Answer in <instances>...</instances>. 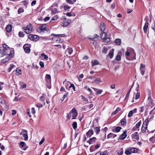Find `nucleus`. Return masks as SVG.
<instances>
[{"label":"nucleus","instance_id":"f257e3e1","mask_svg":"<svg viewBox=\"0 0 155 155\" xmlns=\"http://www.w3.org/2000/svg\"><path fill=\"white\" fill-rule=\"evenodd\" d=\"M136 54L134 50L131 48H127L125 53V57L128 60H133L136 59Z\"/></svg>","mask_w":155,"mask_h":155},{"label":"nucleus","instance_id":"f03ea898","mask_svg":"<svg viewBox=\"0 0 155 155\" xmlns=\"http://www.w3.org/2000/svg\"><path fill=\"white\" fill-rule=\"evenodd\" d=\"M77 116L78 112L76 109L73 108L69 114H67V118L69 120L72 117V119H76Z\"/></svg>","mask_w":155,"mask_h":155},{"label":"nucleus","instance_id":"7ed1b4c3","mask_svg":"<svg viewBox=\"0 0 155 155\" xmlns=\"http://www.w3.org/2000/svg\"><path fill=\"white\" fill-rule=\"evenodd\" d=\"M37 31L40 33L44 32L45 31H49V29L47 28L46 25L43 24L39 27L37 29Z\"/></svg>","mask_w":155,"mask_h":155},{"label":"nucleus","instance_id":"20e7f679","mask_svg":"<svg viewBox=\"0 0 155 155\" xmlns=\"http://www.w3.org/2000/svg\"><path fill=\"white\" fill-rule=\"evenodd\" d=\"M33 29L32 25L30 24L28 25L26 27L24 28L25 32L27 34L31 33Z\"/></svg>","mask_w":155,"mask_h":155},{"label":"nucleus","instance_id":"39448f33","mask_svg":"<svg viewBox=\"0 0 155 155\" xmlns=\"http://www.w3.org/2000/svg\"><path fill=\"white\" fill-rule=\"evenodd\" d=\"M106 33L104 31H102L101 34V38L103 40V41L105 42H108L110 41V39L106 37Z\"/></svg>","mask_w":155,"mask_h":155},{"label":"nucleus","instance_id":"423d86ee","mask_svg":"<svg viewBox=\"0 0 155 155\" xmlns=\"http://www.w3.org/2000/svg\"><path fill=\"white\" fill-rule=\"evenodd\" d=\"M28 37L29 39L35 41H37L39 39V36L36 35L30 34L28 35Z\"/></svg>","mask_w":155,"mask_h":155},{"label":"nucleus","instance_id":"0eeeda50","mask_svg":"<svg viewBox=\"0 0 155 155\" xmlns=\"http://www.w3.org/2000/svg\"><path fill=\"white\" fill-rule=\"evenodd\" d=\"M19 144L20 147L23 150H25L28 148V147L27 146L25 143L23 141L20 142L19 143Z\"/></svg>","mask_w":155,"mask_h":155},{"label":"nucleus","instance_id":"6e6552de","mask_svg":"<svg viewBox=\"0 0 155 155\" xmlns=\"http://www.w3.org/2000/svg\"><path fill=\"white\" fill-rule=\"evenodd\" d=\"M63 83L64 84L66 88L68 90H70V88H71L72 84L69 81L66 82L64 81L63 82Z\"/></svg>","mask_w":155,"mask_h":155},{"label":"nucleus","instance_id":"1a4fd4ad","mask_svg":"<svg viewBox=\"0 0 155 155\" xmlns=\"http://www.w3.org/2000/svg\"><path fill=\"white\" fill-rule=\"evenodd\" d=\"M71 22V20L68 19L65 21H63L61 22V25L63 27H66L69 25Z\"/></svg>","mask_w":155,"mask_h":155},{"label":"nucleus","instance_id":"9d476101","mask_svg":"<svg viewBox=\"0 0 155 155\" xmlns=\"http://www.w3.org/2000/svg\"><path fill=\"white\" fill-rule=\"evenodd\" d=\"M30 46V45L29 44H25L23 46L24 50L26 53H28L30 52V49L29 48Z\"/></svg>","mask_w":155,"mask_h":155},{"label":"nucleus","instance_id":"9b49d317","mask_svg":"<svg viewBox=\"0 0 155 155\" xmlns=\"http://www.w3.org/2000/svg\"><path fill=\"white\" fill-rule=\"evenodd\" d=\"M45 80L47 82V84L48 85H50L51 84V76L49 74H46L45 76Z\"/></svg>","mask_w":155,"mask_h":155},{"label":"nucleus","instance_id":"f8f14e48","mask_svg":"<svg viewBox=\"0 0 155 155\" xmlns=\"http://www.w3.org/2000/svg\"><path fill=\"white\" fill-rule=\"evenodd\" d=\"M8 52L4 50V49L0 48V57L3 56L5 55L8 54Z\"/></svg>","mask_w":155,"mask_h":155},{"label":"nucleus","instance_id":"ddd939ff","mask_svg":"<svg viewBox=\"0 0 155 155\" xmlns=\"http://www.w3.org/2000/svg\"><path fill=\"white\" fill-rule=\"evenodd\" d=\"M50 9L51 11V14H55L61 12L60 11H58L57 9L53 7V6H52L50 7Z\"/></svg>","mask_w":155,"mask_h":155},{"label":"nucleus","instance_id":"4468645a","mask_svg":"<svg viewBox=\"0 0 155 155\" xmlns=\"http://www.w3.org/2000/svg\"><path fill=\"white\" fill-rule=\"evenodd\" d=\"M140 69L141 74L142 75H143L144 74L145 71V65L143 64H140Z\"/></svg>","mask_w":155,"mask_h":155},{"label":"nucleus","instance_id":"2eb2a0df","mask_svg":"<svg viewBox=\"0 0 155 155\" xmlns=\"http://www.w3.org/2000/svg\"><path fill=\"white\" fill-rule=\"evenodd\" d=\"M137 112V108H135L133 110L130 111L128 115L129 117H131L134 114L136 113Z\"/></svg>","mask_w":155,"mask_h":155},{"label":"nucleus","instance_id":"dca6fc26","mask_svg":"<svg viewBox=\"0 0 155 155\" xmlns=\"http://www.w3.org/2000/svg\"><path fill=\"white\" fill-rule=\"evenodd\" d=\"M94 134V131L92 129H90L86 134L87 138L90 137Z\"/></svg>","mask_w":155,"mask_h":155},{"label":"nucleus","instance_id":"f3484780","mask_svg":"<svg viewBox=\"0 0 155 155\" xmlns=\"http://www.w3.org/2000/svg\"><path fill=\"white\" fill-rule=\"evenodd\" d=\"M96 138L95 137H93L90 138L89 140L87 141V142L89 143L90 144H91L94 143L96 140Z\"/></svg>","mask_w":155,"mask_h":155},{"label":"nucleus","instance_id":"a211bd4d","mask_svg":"<svg viewBox=\"0 0 155 155\" xmlns=\"http://www.w3.org/2000/svg\"><path fill=\"white\" fill-rule=\"evenodd\" d=\"M127 131H124L123 133L120 136L119 139L120 140L124 139L127 137Z\"/></svg>","mask_w":155,"mask_h":155},{"label":"nucleus","instance_id":"6ab92c4d","mask_svg":"<svg viewBox=\"0 0 155 155\" xmlns=\"http://www.w3.org/2000/svg\"><path fill=\"white\" fill-rule=\"evenodd\" d=\"M3 48L4 49V50H5L6 52H8V53H9V52L12 53V51H10L9 47L5 44L3 45V48Z\"/></svg>","mask_w":155,"mask_h":155},{"label":"nucleus","instance_id":"aec40b11","mask_svg":"<svg viewBox=\"0 0 155 155\" xmlns=\"http://www.w3.org/2000/svg\"><path fill=\"white\" fill-rule=\"evenodd\" d=\"M12 26L11 25H7L6 28V30L8 32H10L12 31Z\"/></svg>","mask_w":155,"mask_h":155},{"label":"nucleus","instance_id":"412c9836","mask_svg":"<svg viewBox=\"0 0 155 155\" xmlns=\"http://www.w3.org/2000/svg\"><path fill=\"white\" fill-rule=\"evenodd\" d=\"M46 95L45 94H43V95L40 97V101L43 102V105L45 104V103L44 102L45 99L46 98Z\"/></svg>","mask_w":155,"mask_h":155},{"label":"nucleus","instance_id":"4be33fe9","mask_svg":"<svg viewBox=\"0 0 155 155\" xmlns=\"http://www.w3.org/2000/svg\"><path fill=\"white\" fill-rule=\"evenodd\" d=\"M147 127V124H145L144 123L143 124L141 128V132L143 133H144L146 130Z\"/></svg>","mask_w":155,"mask_h":155},{"label":"nucleus","instance_id":"5701e85b","mask_svg":"<svg viewBox=\"0 0 155 155\" xmlns=\"http://www.w3.org/2000/svg\"><path fill=\"white\" fill-rule=\"evenodd\" d=\"M122 54V52L120 51H119L118 52V54L117 55L116 59L117 61H119L121 60V55Z\"/></svg>","mask_w":155,"mask_h":155},{"label":"nucleus","instance_id":"b1692460","mask_svg":"<svg viewBox=\"0 0 155 155\" xmlns=\"http://www.w3.org/2000/svg\"><path fill=\"white\" fill-rule=\"evenodd\" d=\"M149 25V23L148 22H146L143 28L144 31L145 33H146L147 30L148 26Z\"/></svg>","mask_w":155,"mask_h":155},{"label":"nucleus","instance_id":"393cba45","mask_svg":"<svg viewBox=\"0 0 155 155\" xmlns=\"http://www.w3.org/2000/svg\"><path fill=\"white\" fill-rule=\"evenodd\" d=\"M40 58L41 60H45L48 59V56L44 53H42L41 55Z\"/></svg>","mask_w":155,"mask_h":155},{"label":"nucleus","instance_id":"a878e982","mask_svg":"<svg viewBox=\"0 0 155 155\" xmlns=\"http://www.w3.org/2000/svg\"><path fill=\"white\" fill-rule=\"evenodd\" d=\"M101 80L100 78H97L96 79L94 80V81H93L92 83H96L97 84H98L101 82Z\"/></svg>","mask_w":155,"mask_h":155},{"label":"nucleus","instance_id":"bb28decb","mask_svg":"<svg viewBox=\"0 0 155 155\" xmlns=\"http://www.w3.org/2000/svg\"><path fill=\"white\" fill-rule=\"evenodd\" d=\"M23 132H24L25 133H24L23 134V136L25 138L24 140H28V136L27 133V131L26 130H24Z\"/></svg>","mask_w":155,"mask_h":155},{"label":"nucleus","instance_id":"cd10ccee","mask_svg":"<svg viewBox=\"0 0 155 155\" xmlns=\"http://www.w3.org/2000/svg\"><path fill=\"white\" fill-rule=\"evenodd\" d=\"M130 151L131 153H134L137 151V149L135 148L130 147L128 149Z\"/></svg>","mask_w":155,"mask_h":155},{"label":"nucleus","instance_id":"c85d7f7f","mask_svg":"<svg viewBox=\"0 0 155 155\" xmlns=\"http://www.w3.org/2000/svg\"><path fill=\"white\" fill-rule=\"evenodd\" d=\"M114 51V49H113L110 51L108 54V56L110 57V58H112L113 57Z\"/></svg>","mask_w":155,"mask_h":155},{"label":"nucleus","instance_id":"c756f323","mask_svg":"<svg viewBox=\"0 0 155 155\" xmlns=\"http://www.w3.org/2000/svg\"><path fill=\"white\" fill-rule=\"evenodd\" d=\"M117 136V135L114 134L113 133H110L107 136V138L109 139L110 138L112 137L113 138H114Z\"/></svg>","mask_w":155,"mask_h":155},{"label":"nucleus","instance_id":"7c9ffc66","mask_svg":"<svg viewBox=\"0 0 155 155\" xmlns=\"http://www.w3.org/2000/svg\"><path fill=\"white\" fill-rule=\"evenodd\" d=\"M92 66H93L96 65H98L99 64V62L97 60H94L91 61Z\"/></svg>","mask_w":155,"mask_h":155},{"label":"nucleus","instance_id":"2f4dec72","mask_svg":"<svg viewBox=\"0 0 155 155\" xmlns=\"http://www.w3.org/2000/svg\"><path fill=\"white\" fill-rule=\"evenodd\" d=\"M10 59V57H8L7 58H5L3 59V60H2L1 61V62L3 64L7 62Z\"/></svg>","mask_w":155,"mask_h":155},{"label":"nucleus","instance_id":"473e14b6","mask_svg":"<svg viewBox=\"0 0 155 155\" xmlns=\"http://www.w3.org/2000/svg\"><path fill=\"white\" fill-rule=\"evenodd\" d=\"M101 30V31H104L105 30V24L104 23H102L100 25Z\"/></svg>","mask_w":155,"mask_h":155},{"label":"nucleus","instance_id":"72a5a7b5","mask_svg":"<svg viewBox=\"0 0 155 155\" xmlns=\"http://www.w3.org/2000/svg\"><path fill=\"white\" fill-rule=\"evenodd\" d=\"M84 89L85 90L88 91L89 92V94L91 95L92 94V91L87 86H86L84 87Z\"/></svg>","mask_w":155,"mask_h":155},{"label":"nucleus","instance_id":"f704fd0d","mask_svg":"<svg viewBox=\"0 0 155 155\" xmlns=\"http://www.w3.org/2000/svg\"><path fill=\"white\" fill-rule=\"evenodd\" d=\"M114 43L117 45H119L121 43V40L120 39H117L114 41Z\"/></svg>","mask_w":155,"mask_h":155},{"label":"nucleus","instance_id":"c9c22d12","mask_svg":"<svg viewBox=\"0 0 155 155\" xmlns=\"http://www.w3.org/2000/svg\"><path fill=\"white\" fill-rule=\"evenodd\" d=\"M59 18V17L58 16V15H55L53 17H52L51 20V21H56Z\"/></svg>","mask_w":155,"mask_h":155},{"label":"nucleus","instance_id":"e433bc0d","mask_svg":"<svg viewBox=\"0 0 155 155\" xmlns=\"http://www.w3.org/2000/svg\"><path fill=\"white\" fill-rule=\"evenodd\" d=\"M94 131L97 134H98L100 132V129L98 127H96L94 128Z\"/></svg>","mask_w":155,"mask_h":155},{"label":"nucleus","instance_id":"4c0bfd02","mask_svg":"<svg viewBox=\"0 0 155 155\" xmlns=\"http://www.w3.org/2000/svg\"><path fill=\"white\" fill-rule=\"evenodd\" d=\"M120 110V108L119 107H117V109L112 113V115H114L117 114L118 112Z\"/></svg>","mask_w":155,"mask_h":155},{"label":"nucleus","instance_id":"58836bf2","mask_svg":"<svg viewBox=\"0 0 155 155\" xmlns=\"http://www.w3.org/2000/svg\"><path fill=\"white\" fill-rule=\"evenodd\" d=\"M133 137L135 139H137L138 138V135L137 134V132H136L135 133L132 135Z\"/></svg>","mask_w":155,"mask_h":155},{"label":"nucleus","instance_id":"ea45409f","mask_svg":"<svg viewBox=\"0 0 155 155\" xmlns=\"http://www.w3.org/2000/svg\"><path fill=\"white\" fill-rule=\"evenodd\" d=\"M67 51L69 54H71L73 52V49L71 48H69L67 49Z\"/></svg>","mask_w":155,"mask_h":155},{"label":"nucleus","instance_id":"a19ab883","mask_svg":"<svg viewBox=\"0 0 155 155\" xmlns=\"http://www.w3.org/2000/svg\"><path fill=\"white\" fill-rule=\"evenodd\" d=\"M121 124L122 125H125L126 123V121L125 119L124 118H123L122 119L121 121Z\"/></svg>","mask_w":155,"mask_h":155},{"label":"nucleus","instance_id":"79ce46f5","mask_svg":"<svg viewBox=\"0 0 155 155\" xmlns=\"http://www.w3.org/2000/svg\"><path fill=\"white\" fill-rule=\"evenodd\" d=\"M72 125L73 128L74 129H76V128H77V122H74L73 123Z\"/></svg>","mask_w":155,"mask_h":155},{"label":"nucleus","instance_id":"37998d69","mask_svg":"<svg viewBox=\"0 0 155 155\" xmlns=\"http://www.w3.org/2000/svg\"><path fill=\"white\" fill-rule=\"evenodd\" d=\"M123 153V150L122 148H121L118 151L117 154L118 155H122Z\"/></svg>","mask_w":155,"mask_h":155},{"label":"nucleus","instance_id":"c03bdc74","mask_svg":"<svg viewBox=\"0 0 155 155\" xmlns=\"http://www.w3.org/2000/svg\"><path fill=\"white\" fill-rule=\"evenodd\" d=\"M141 123V120H140L138 123H137L136 125V127L137 129L138 128L140 127Z\"/></svg>","mask_w":155,"mask_h":155},{"label":"nucleus","instance_id":"a18cd8bd","mask_svg":"<svg viewBox=\"0 0 155 155\" xmlns=\"http://www.w3.org/2000/svg\"><path fill=\"white\" fill-rule=\"evenodd\" d=\"M0 101H1L0 103L2 104H3L2 106H5V100L4 99H2L1 98H0Z\"/></svg>","mask_w":155,"mask_h":155},{"label":"nucleus","instance_id":"49530a36","mask_svg":"<svg viewBox=\"0 0 155 155\" xmlns=\"http://www.w3.org/2000/svg\"><path fill=\"white\" fill-rule=\"evenodd\" d=\"M84 75L83 74H81L79 75L78 78V79L79 81H81L82 80V79L83 78Z\"/></svg>","mask_w":155,"mask_h":155},{"label":"nucleus","instance_id":"de8ad7c7","mask_svg":"<svg viewBox=\"0 0 155 155\" xmlns=\"http://www.w3.org/2000/svg\"><path fill=\"white\" fill-rule=\"evenodd\" d=\"M24 10L22 8H20L18 10V13L19 14L24 12Z\"/></svg>","mask_w":155,"mask_h":155},{"label":"nucleus","instance_id":"09e8293b","mask_svg":"<svg viewBox=\"0 0 155 155\" xmlns=\"http://www.w3.org/2000/svg\"><path fill=\"white\" fill-rule=\"evenodd\" d=\"M52 36H54V35H55V36H60V37H64L65 36V34H59V35H55L54 34H52Z\"/></svg>","mask_w":155,"mask_h":155},{"label":"nucleus","instance_id":"8fccbe9b","mask_svg":"<svg viewBox=\"0 0 155 155\" xmlns=\"http://www.w3.org/2000/svg\"><path fill=\"white\" fill-rule=\"evenodd\" d=\"M14 67H15V65H12V64L10 65V67L8 69V71L9 72H10L12 69V68H14Z\"/></svg>","mask_w":155,"mask_h":155},{"label":"nucleus","instance_id":"3c124183","mask_svg":"<svg viewBox=\"0 0 155 155\" xmlns=\"http://www.w3.org/2000/svg\"><path fill=\"white\" fill-rule=\"evenodd\" d=\"M64 9L65 10H67L68 11L69 9L70 8V7L69 6H68V5H65L64 6Z\"/></svg>","mask_w":155,"mask_h":155},{"label":"nucleus","instance_id":"603ef678","mask_svg":"<svg viewBox=\"0 0 155 155\" xmlns=\"http://www.w3.org/2000/svg\"><path fill=\"white\" fill-rule=\"evenodd\" d=\"M16 74L18 75L21 73V71L20 69H17L16 70Z\"/></svg>","mask_w":155,"mask_h":155},{"label":"nucleus","instance_id":"864d4df0","mask_svg":"<svg viewBox=\"0 0 155 155\" xmlns=\"http://www.w3.org/2000/svg\"><path fill=\"white\" fill-rule=\"evenodd\" d=\"M121 128L120 127H117L116 128L115 130L116 131L118 132H119L121 130Z\"/></svg>","mask_w":155,"mask_h":155},{"label":"nucleus","instance_id":"5fc2aeb1","mask_svg":"<svg viewBox=\"0 0 155 155\" xmlns=\"http://www.w3.org/2000/svg\"><path fill=\"white\" fill-rule=\"evenodd\" d=\"M39 65L41 66V68H43L44 67V64L42 61H40L39 62Z\"/></svg>","mask_w":155,"mask_h":155},{"label":"nucleus","instance_id":"6e6d98bb","mask_svg":"<svg viewBox=\"0 0 155 155\" xmlns=\"http://www.w3.org/2000/svg\"><path fill=\"white\" fill-rule=\"evenodd\" d=\"M24 35V33L23 32L20 31L19 32V37H23Z\"/></svg>","mask_w":155,"mask_h":155},{"label":"nucleus","instance_id":"4d7b16f0","mask_svg":"<svg viewBox=\"0 0 155 155\" xmlns=\"http://www.w3.org/2000/svg\"><path fill=\"white\" fill-rule=\"evenodd\" d=\"M66 1L68 3L71 4H73L74 2H73L72 0H66Z\"/></svg>","mask_w":155,"mask_h":155},{"label":"nucleus","instance_id":"13d9d810","mask_svg":"<svg viewBox=\"0 0 155 155\" xmlns=\"http://www.w3.org/2000/svg\"><path fill=\"white\" fill-rule=\"evenodd\" d=\"M140 93L139 92H137V93L136 97H135V99H138L139 98H140Z\"/></svg>","mask_w":155,"mask_h":155},{"label":"nucleus","instance_id":"bf43d9fd","mask_svg":"<svg viewBox=\"0 0 155 155\" xmlns=\"http://www.w3.org/2000/svg\"><path fill=\"white\" fill-rule=\"evenodd\" d=\"M108 153L106 151L101 152V155H108Z\"/></svg>","mask_w":155,"mask_h":155},{"label":"nucleus","instance_id":"052dcab7","mask_svg":"<svg viewBox=\"0 0 155 155\" xmlns=\"http://www.w3.org/2000/svg\"><path fill=\"white\" fill-rule=\"evenodd\" d=\"M111 8L112 9H114L115 8V4L114 3L112 4L111 5Z\"/></svg>","mask_w":155,"mask_h":155},{"label":"nucleus","instance_id":"680f3d73","mask_svg":"<svg viewBox=\"0 0 155 155\" xmlns=\"http://www.w3.org/2000/svg\"><path fill=\"white\" fill-rule=\"evenodd\" d=\"M144 106H142L140 108V111L141 112H142L144 111Z\"/></svg>","mask_w":155,"mask_h":155},{"label":"nucleus","instance_id":"e2e57ef3","mask_svg":"<svg viewBox=\"0 0 155 155\" xmlns=\"http://www.w3.org/2000/svg\"><path fill=\"white\" fill-rule=\"evenodd\" d=\"M45 139L44 138H43L41 140L40 142L39 143V144L40 145H41L45 141Z\"/></svg>","mask_w":155,"mask_h":155},{"label":"nucleus","instance_id":"0e129e2a","mask_svg":"<svg viewBox=\"0 0 155 155\" xmlns=\"http://www.w3.org/2000/svg\"><path fill=\"white\" fill-rule=\"evenodd\" d=\"M125 153L127 155H129L131 153L130 151L129 150H126L125 152Z\"/></svg>","mask_w":155,"mask_h":155},{"label":"nucleus","instance_id":"69168bd1","mask_svg":"<svg viewBox=\"0 0 155 155\" xmlns=\"http://www.w3.org/2000/svg\"><path fill=\"white\" fill-rule=\"evenodd\" d=\"M148 100L150 101V103L151 104H152L153 103V101L151 99V98L150 97H149L148 98Z\"/></svg>","mask_w":155,"mask_h":155},{"label":"nucleus","instance_id":"338daca9","mask_svg":"<svg viewBox=\"0 0 155 155\" xmlns=\"http://www.w3.org/2000/svg\"><path fill=\"white\" fill-rule=\"evenodd\" d=\"M31 113L33 114H35V111L34 108H31Z\"/></svg>","mask_w":155,"mask_h":155},{"label":"nucleus","instance_id":"774afa93","mask_svg":"<svg viewBox=\"0 0 155 155\" xmlns=\"http://www.w3.org/2000/svg\"><path fill=\"white\" fill-rule=\"evenodd\" d=\"M152 28L154 31V32H155V23H154L153 25H152Z\"/></svg>","mask_w":155,"mask_h":155}]
</instances>
